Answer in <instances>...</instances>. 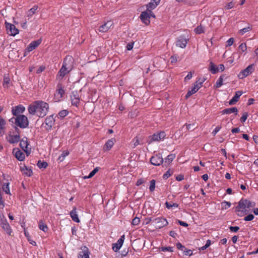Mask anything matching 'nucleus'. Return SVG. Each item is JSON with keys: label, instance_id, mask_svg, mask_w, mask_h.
<instances>
[{"label": "nucleus", "instance_id": "obj_1", "mask_svg": "<svg viewBox=\"0 0 258 258\" xmlns=\"http://www.w3.org/2000/svg\"><path fill=\"white\" fill-rule=\"evenodd\" d=\"M49 109V104L42 100L33 102L28 107V111L30 115L43 117L46 115Z\"/></svg>", "mask_w": 258, "mask_h": 258}, {"label": "nucleus", "instance_id": "obj_2", "mask_svg": "<svg viewBox=\"0 0 258 258\" xmlns=\"http://www.w3.org/2000/svg\"><path fill=\"white\" fill-rule=\"evenodd\" d=\"M255 206V203L254 202L242 199L238 202V205L236 207L237 215L241 217L244 215L248 214L251 210V209L254 208Z\"/></svg>", "mask_w": 258, "mask_h": 258}, {"label": "nucleus", "instance_id": "obj_3", "mask_svg": "<svg viewBox=\"0 0 258 258\" xmlns=\"http://www.w3.org/2000/svg\"><path fill=\"white\" fill-rule=\"evenodd\" d=\"M74 59L71 56H67L64 59L62 66L59 70L56 79L60 81L63 78L68 74L73 68Z\"/></svg>", "mask_w": 258, "mask_h": 258}, {"label": "nucleus", "instance_id": "obj_4", "mask_svg": "<svg viewBox=\"0 0 258 258\" xmlns=\"http://www.w3.org/2000/svg\"><path fill=\"white\" fill-rule=\"evenodd\" d=\"M14 119L15 124L22 128L27 127L29 124L28 118L24 115H19L16 118H12L11 120Z\"/></svg>", "mask_w": 258, "mask_h": 258}, {"label": "nucleus", "instance_id": "obj_5", "mask_svg": "<svg viewBox=\"0 0 258 258\" xmlns=\"http://www.w3.org/2000/svg\"><path fill=\"white\" fill-rule=\"evenodd\" d=\"M254 70V64L249 65L246 69L241 71L238 75V77L240 79H243L252 73Z\"/></svg>", "mask_w": 258, "mask_h": 258}, {"label": "nucleus", "instance_id": "obj_6", "mask_svg": "<svg viewBox=\"0 0 258 258\" xmlns=\"http://www.w3.org/2000/svg\"><path fill=\"white\" fill-rule=\"evenodd\" d=\"M200 79L198 81H196L194 85V86L191 88V90H188L187 94H186V98H188L192 94L196 93L199 89L202 86V84L204 81L199 82Z\"/></svg>", "mask_w": 258, "mask_h": 258}, {"label": "nucleus", "instance_id": "obj_7", "mask_svg": "<svg viewBox=\"0 0 258 258\" xmlns=\"http://www.w3.org/2000/svg\"><path fill=\"white\" fill-rule=\"evenodd\" d=\"M153 222L155 223V225L157 228L161 229L168 224L167 220L163 217H158L153 219Z\"/></svg>", "mask_w": 258, "mask_h": 258}, {"label": "nucleus", "instance_id": "obj_8", "mask_svg": "<svg viewBox=\"0 0 258 258\" xmlns=\"http://www.w3.org/2000/svg\"><path fill=\"white\" fill-rule=\"evenodd\" d=\"M65 93L62 85L59 83L57 85L56 93L54 94L55 99L59 101Z\"/></svg>", "mask_w": 258, "mask_h": 258}, {"label": "nucleus", "instance_id": "obj_9", "mask_svg": "<svg viewBox=\"0 0 258 258\" xmlns=\"http://www.w3.org/2000/svg\"><path fill=\"white\" fill-rule=\"evenodd\" d=\"M113 26V22L111 20L107 21L103 24L101 25L98 30L100 32L105 33L107 32Z\"/></svg>", "mask_w": 258, "mask_h": 258}, {"label": "nucleus", "instance_id": "obj_10", "mask_svg": "<svg viewBox=\"0 0 258 258\" xmlns=\"http://www.w3.org/2000/svg\"><path fill=\"white\" fill-rule=\"evenodd\" d=\"M150 162L155 166H159L163 162V159L160 154H156L150 159Z\"/></svg>", "mask_w": 258, "mask_h": 258}, {"label": "nucleus", "instance_id": "obj_11", "mask_svg": "<svg viewBox=\"0 0 258 258\" xmlns=\"http://www.w3.org/2000/svg\"><path fill=\"white\" fill-rule=\"evenodd\" d=\"M6 27L8 31V33L12 36H15L19 33V30L16 28V26L14 25H13L11 23H9L8 22L5 23Z\"/></svg>", "mask_w": 258, "mask_h": 258}, {"label": "nucleus", "instance_id": "obj_12", "mask_svg": "<svg viewBox=\"0 0 258 258\" xmlns=\"http://www.w3.org/2000/svg\"><path fill=\"white\" fill-rule=\"evenodd\" d=\"M41 40H37L36 41H32L29 45L28 46L25 50L24 56L27 55V53H29L30 51L35 49L39 44L41 43Z\"/></svg>", "mask_w": 258, "mask_h": 258}, {"label": "nucleus", "instance_id": "obj_13", "mask_svg": "<svg viewBox=\"0 0 258 258\" xmlns=\"http://www.w3.org/2000/svg\"><path fill=\"white\" fill-rule=\"evenodd\" d=\"M4 216L0 214V219L1 221V226L6 231V232L10 235L11 233V230L10 226L6 219H4Z\"/></svg>", "mask_w": 258, "mask_h": 258}, {"label": "nucleus", "instance_id": "obj_14", "mask_svg": "<svg viewBox=\"0 0 258 258\" xmlns=\"http://www.w3.org/2000/svg\"><path fill=\"white\" fill-rule=\"evenodd\" d=\"M72 104L73 105L78 106L79 105L80 98L77 91H73L71 96Z\"/></svg>", "mask_w": 258, "mask_h": 258}, {"label": "nucleus", "instance_id": "obj_15", "mask_svg": "<svg viewBox=\"0 0 258 258\" xmlns=\"http://www.w3.org/2000/svg\"><path fill=\"white\" fill-rule=\"evenodd\" d=\"M165 136L166 135L164 132H161L157 134H154L150 137V143L154 141H159L160 140L164 139Z\"/></svg>", "mask_w": 258, "mask_h": 258}, {"label": "nucleus", "instance_id": "obj_16", "mask_svg": "<svg viewBox=\"0 0 258 258\" xmlns=\"http://www.w3.org/2000/svg\"><path fill=\"white\" fill-rule=\"evenodd\" d=\"M140 18L143 23L145 25H148L150 23L149 14L148 12L144 11L142 12Z\"/></svg>", "mask_w": 258, "mask_h": 258}, {"label": "nucleus", "instance_id": "obj_17", "mask_svg": "<svg viewBox=\"0 0 258 258\" xmlns=\"http://www.w3.org/2000/svg\"><path fill=\"white\" fill-rule=\"evenodd\" d=\"M124 240V235L121 236L119 239L117 240L116 243L112 244V249L115 251L117 252L122 246Z\"/></svg>", "mask_w": 258, "mask_h": 258}, {"label": "nucleus", "instance_id": "obj_18", "mask_svg": "<svg viewBox=\"0 0 258 258\" xmlns=\"http://www.w3.org/2000/svg\"><path fill=\"white\" fill-rule=\"evenodd\" d=\"M188 39L185 38H183L182 36L179 37L177 38L176 45L178 47H181L182 48H184L186 47V44L187 43Z\"/></svg>", "mask_w": 258, "mask_h": 258}, {"label": "nucleus", "instance_id": "obj_19", "mask_svg": "<svg viewBox=\"0 0 258 258\" xmlns=\"http://www.w3.org/2000/svg\"><path fill=\"white\" fill-rule=\"evenodd\" d=\"M25 107L21 105L16 106L12 108V114L14 116H18L20 113H23L25 111Z\"/></svg>", "mask_w": 258, "mask_h": 258}, {"label": "nucleus", "instance_id": "obj_20", "mask_svg": "<svg viewBox=\"0 0 258 258\" xmlns=\"http://www.w3.org/2000/svg\"><path fill=\"white\" fill-rule=\"evenodd\" d=\"M55 120L53 115L47 117L45 119V123L47 126L46 128L47 130H50L53 125L54 124Z\"/></svg>", "mask_w": 258, "mask_h": 258}, {"label": "nucleus", "instance_id": "obj_21", "mask_svg": "<svg viewBox=\"0 0 258 258\" xmlns=\"http://www.w3.org/2000/svg\"><path fill=\"white\" fill-rule=\"evenodd\" d=\"M82 251L79 252L78 258H89V251L86 246L81 248Z\"/></svg>", "mask_w": 258, "mask_h": 258}, {"label": "nucleus", "instance_id": "obj_22", "mask_svg": "<svg viewBox=\"0 0 258 258\" xmlns=\"http://www.w3.org/2000/svg\"><path fill=\"white\" fill-rule=\"evenodd\" d=\"M115 142V139L114 138L108 140L104 145L103 150L106 151H109L114 144Z\"/></svg>", "mask_w": 258, "mask_h": 258}, {"label": "nucleus", "instance_id": "obj_23", "mask_svg": "<svg viewBox=\"0 0 258 258\" xmlns=\"http://www.w3.org/2000/svg\"><path fill=\"white\" fill-rule=\"evenodd\" d=\"M160 0H152L146 5L147 10H152L154 9L159 4Z\"/></svg>", "mask_w": 258, "mask_h": 258}, {"label": "nucleus", "instance_id": "obj_24", "mask_svg": "<svg viewBox=\"0 0 258 258\" xmlns=\"http://www.w3.org/2000/svg\"><path fill=\"white\" fill-rule=\"evenodd\" d=\"M242 93H243V92L240 91L236 92L235 95L229 101V104L230 105L234 104L236 102H237L238 101L239 98L242 94Z\"/></svg>", "mask_w": 258, "mask_h": 258}, {"label": "nucleus", "instance_id": "obj_25", "mask_svg": "<svg viewBox=\"0 0 258 258\" xmlns=\"http://www.w3.org/2000/svg\"><path fill=\"white\" fill-rule=\"evenodd\" d=\"M16 131H17L18 134L10 137L9 141L11 143H16L20 141V137L19 133V130L17 127H16Z\"/></svg>", "mask_w": 258, "mask_h": 258}, {"label": "nucleus", "instance_id": "obj_26", "mask_svg": "<svg viewBox=\"0 0 258 258\" xmlns=\"http://www.w3.org/2000/svg\"><path fill=\"white\" fill-rule=\"evenodd\" d=\"M76 208L74 207L73 209L70 212V215L72 220L77 223L80 222V219L78 218V215L76 212Z\"/></svg>", "mask_w": 258, "mask_h": 258}, {"label": "nucleus", "instance_id": "obj_27", "mask_svg": "<svg viewBox=\"0 0 258 258\" xmlns=\"http://www.w3.org/2000/svg\"><path fill=\"white\" fill-rule=\"evenodd\" d=\"M28 143L27 142V138H24L20 141V146L21 148L27 153V149L28 147Z\"/></svg>", "mask_w": 258, "mask_h": 258}, {"label": "nucleus", "instance_id": "obj_28", "mask_svg": "<svg viewBox=\"0 0 258 258\" xmlns=\"http://www.w3.org/2000/svg\"><path fill=\"white\" fill-rule=\"evenodd\" d=\"M6 121L2 117H0V135L3 136L5 134Z\"/></svg>", "mask_w": 258, "mask_h": 258}, {"label": "nucleus", "instance_id": "obj_29", "mask_svg": "<svg viewBox=\"0 0 258 258\" xmlns=\"http://www.w3.org/2000/svg\"><path fill=\"white\" fill-rule=\"evenodd\" d=\"M238 112L237 108L235 107H233L232 108H226L222 110V114H230L232 113H235L236 114Z\"/></svg>", "mask_w": 258, "mask_h": 258}, {"label": "nucleus", "instance_id": "obj_30", "mask_svg": "<svg viewBox=\"0 0 258 258\" xmlns=\"http://www.w3.org/2000/svg\"><path fill=\"white\" fill-rule=\"evenodd\" d=\"M15 157L19 161H23L25 159V154L20 150H17L15 152Z\"/></svg>", "mask_w": 258, "mask_h": 258}, {"label": "nucleus", "instance_id": "obj_31", "mask_svg": "<svg viewBox=\"0 0 258 258\" xmlns=\"http://www.w3.org/2000/svg\"><path fill=\"white\" fill-rule=\"evenodd\" d=\"M38 8V6L35 5L31 9H30L27 13V17L28 18L31 17L36 12Z\"/></svg>", "mask_w": 258, "mask_h": 258}, {"label": "nucleus", "instance_id": "obj_32", "mask_svg": "<svg viewBox=\"0 0 258 258\" xmlns=\"http://www.w3.org/2000/svg\"><path fill=\"white\" fill-rule=\"evenodd\" d=\"M209 70L212 74H215L219 71V69L214 64V63L210 62Z\"/></svg>", "mask_w": 258, "mask_h": 258}, {"label": "nucleus", "instance_id": "obj_33", "mask_svg": "<svg viewBox=\"0 0 258 258\" xmlns=\"http://www.w3.org/2000/svg\"><path fill=\"white\" fill-rule=\"evenodd\" d=\"M175 158V155L173 154H169L165 159V163L169 164Z\"/></svg>", "mask_w": 258, "mask_h": 258}, {"label": "nucleus", "instance_id": "obj_34", "mask_svg": "<svg viewBox=\"0 0 258 258\" xmlns=\"http://www.w3.org/2000/svg\"><path fill=\"white\" fill-rule=\"evenodd\" d=\"M21 170L23 174L28 176H30L32 174V171L30 169H28L26 166L21 168Z\"/></svg>", "mask_w": 258, "mask_h": 258}, {"label": "nucleus", "instance_id": "obj_35", "mask_svg": "<svg viewBox=\"0 0 258 258\" xmlns=\"http://www.w3.org/2000/svg\"><path fill=\"white\" fill-rule=\"evenodd\" d=\"M225 76L224 75H221L220 78L218 79L216 83V84L215 85V87L216 88H219L223 85V81L224 79V77Z\"/></svg>", "mask_w": 258, "mask_h": 258}, {"label": "nucleus", "instance_id": "obj_36", "mask_svg": "<svg viewBox=\"0 0 258 258\" xmlns=\"http://www.w3.org/2000/svg\"><path fill=\"white\" fill-rule=\"evenodd\" d=\"M69 154V152L68 150L63 151L61 154L60 156H59L58 158V161L59 162H62L64 160L65 157L68 156Z\"/></svg>", "mask_w": 258, "mask_h": 258}, {"label": "nucleus", "instance_id": "obj_37", "mask_svg": "<svg viewBox=\"0 0 258 258\" xmlns=\"http://www.w3.org/2000/svg\"><path fill=\"white\" fill-rule=\"evenodd\" d=\"M251 29V27L249 25H248L247 27L244 28L242 29H240L238 31V33L241 35H243L244 33L250 31Z\"/></svg>", "mask_w": 258, "mask_h": 258}, {"label": "nucleus", "instance_id": "obj_38", "mask_svg": "<svg viewBox=\"0 0 258 258\" xmlns=\"http://www.w3.org/2000/svg\"><path fill=\"white\" fill-rule=\"evenodd\" d=\"M10 79L8 75H5L4 77L3 86L4 87H8V85L10 84Z\"/></svg>", "mask_w": 258, "mask_h": 258}, {"label": "nucleus", "instance_id": "obj_39", "mask_svg": "<svg viewBox=\"0 0 258 258\" xmlns=\"http://www.w3.org/2000/svg\"><path fill=\"white\" fill-rule=\"evenodd\" d=\"M98 171V167H96L95 168H94L89 174L88 176H85L84 177V179H87V178H91L96 173V172Z\"/></svg>", "mask_w": 258, "mask_h": 258}, {"label": "nucleus", "instance_id": "obj_40", "mask_svg": "<svg viewBox=\"0 0 258 258\" xmlns=\"http://www.w3.org/2000/svg\"><path fill=\"white\" fill-rule=\"evenodd\" d=\"M195 32L197 34H201L204 32V27L201 24L200 26H198L195 29Z\"/></svg>", "mask_w": 258, "mask_h": 258}, {"label": "nucleus", "instance_id": "obj_41", "mask_svg": "<svg viewBox=\"0 0 258 258\" xmlns=\"http://www.w3.org/2000/svg\"><path fill=\"white\" fill-rule=\"evenodd\" d=\"M37 165L40 168H45L47 166L48 164L46 162L39 160L38 161Z\"/></svg>", "mask_w": 258, "mask_h": 258}, {"label": "nucleus", "instance_id": "obj_42", "mask_svg": "<svg viewBox=\"0 0 258 258\" xmlns=\"http://www.w3.org/2000/svg\"><path fill=\"white\" fill-rule=\"evenodd\" d=\"M39 228L44 232H46L48 230V227L46 224L40 221L39 224Z\"/></svg>", "mask_w": 258, "mask_h": 258}, {"label": "nucleus", "instance_id": "obj_43", "mask_svg": "<svg viewBox=\"0 0 258 258\" xmlns=\"http://www.w3.org/2000/svg\"><path fill=\"white\" fill-rule=\"evenodd\" d=\"M231 203L229 202L224 201L221 203V206L222 209H227L231 206Z\"/></svg>", "mask_w": 258, "mask_h": 258}, {"label": "nucleus", "instance_id": "obj_44", "mask_svg": "<svg viewBox=\"0 0 258 258\" xmlns=\"http://www.w3.org/2000/svg\"><path fill=\"white\" fill-rule=\"evenodd\" d=\"M3 190L7 194L10 195V191L9 189V183H4L3 186Z\"/></svg>", "mask_w": 258, "mask_h": 258}, {"label": "nucleus", "instance_id": "obj_45", "mask_svg": "<svg viewBox=\"0 0 258 258\" xmlns=\"http://www.w3.org/2000/svg\"><path fill=\"white\" fill-rule=\"evenodd\" d=\"M165 205H166V208L168 209H170L173 207H176V208H177L178 207V205L176 203L170 204L167 202H166Z\"/></svg>", "mask_w": 258, "mask_h": 258}, {"label": "nucleus", "instance_id": "obj_46", "mask_svg": "<svg viewBox=\"0 0 258 258\" xmlns=\"http://www.w3.org/2000/svg\"><path fill=\"white\" fill-rule=\"evenodd\" d=\"M68 111L67 110H62L58 113V115L61 118H63L68 114Z\"/></svg>", "mask_w": 258, "mask_h": 258}, {"label": "nucleus", "instance_id": "obj_47", "mask_svg": "<svg viewBox=\"0 0 258 258\" xmlns=\"http://www.w3.org/2000/svg\"><path fill=\"white\" fill-rule=\"evenodd\" d=\"M155 183L156 181L154 179H152L150 181V185L149 187V189L151 191H153L154 190L155 187Z\"/></svg>", "mask_w": 258, "mask_h": 258}, {"label": "nucleus", "instance_id": "obj_48", "mask_svg": "<svg viewBox=\"0 0 258 258\" xmlns=\"http://www.w3.org/2000/svg\"><path fill=\"white\" fill-rule=\"evenodd\" d=\"M235 4V3L232 1L226 5V6L225 7V9L226 10L231 9L234 7Z\"/></svg>", "mask_w": 258, "mask_h": 258}, {"label": "nucleus", "instance_id": "obj_49", "mask_svg": "<svg viewBox=\"0 0 258 258\" xmlns=\"http://www.w3.org/2000/svg\"><path fill=\"white\" fill-rule=\"evenodd\" d=\"M140 222V218L136 217L133 219L132 224V225H133L134 226H137V225H139Z\"/></svg>", "mask_w": 258, "mask_h": 258}, {"label": "nucleus", "instance_id": "obj_50", "mask_svg": "<svg viewBox=\"0 0 258 258\" xmlns=\"http://www.w3.org/2000/svg\"><path fill=\"white\" fill-rule=\"evenodd\" d=\"M254 216L252 214H249L244 218V220L245 221H251L254 219Z\"/></svg>", "mask_w": 258, "mask_h": 258}, {"label": "nucleus", "instance_id": "obj_51", "mask_svg": "<svg viewBox=\"0 0 258 258\" xmlns=\"http://www.w3.org/2000/svg\"><path fill=\"white\" fill-rule=\"evenodd\" d=\"M248 117V113L244 112L243 113L242 116L240 118V121L241 122H244L245 121Z\"/></svg>", "mask_w": 258, "mask_h": 258}, {"label": "nucleus", "instance_id": "obj_52", "mask_svg": "<svg viewBox=\"0 0 258 258\" xmlns=\"http://www.w3.org/2000/svg\"><path fill=\"white\" fill-rule=\"evenodd\" d=\"M239 49H240L242 52H244L245 51H246V49H247L246 43H241L239 46Z\"/></svg>", "mask_w": 258, "mask_h": 258}, {"label": "nucleus", "instance_id": "obj_53", "mask_svg": "<svg viewBox=\"0 0 258 258\" xmlns=\"http://www.w3.org/2000/svg\"><path fill=\"white\" fill-rule=\"evenodd\" d=\"M186 128L187 130L192 131L197 127V126H195V124L194 123L186 124Z\"/></svg>", "mask_w": 258, "mask_h": 258}, {"label": "nucleus", "instance_id": "obj_54", "mask_svg": "<svg viewBox=\"0 0 258 258\" xmlns=\"http://www.w3.org/2000/svg\"><path fill=\"white\" fill-rule=\"evenodd\" d=\"M172 174V172H171L170 170H168L164 174L163 177L164 179H167Z\"/></svg>", "mask_w": 258, "mask_h": 258}, {"label": "nucleus", "instance_id": "obj_55", "mask_svg": "<svg viewBox=\"0 0 258 258\" xmlns=\"http://www.w3.org/2000/svg\"><path fill=\"white\" fill-rule=\"evenodd\" d=\"M185 255L190 256L192 254V251L190 249H188L186 248L183 251Z\"/></svg>", "mask_w": 258, "mask_h": 258}, {"label": "nucleus", "instance_id": "obj_56", "mask_svg": "<svg viewBox=\"0 0 258 258\" xmlns=\"http://www.w3.org/2000/svg\"><path fill=\"white\" fill-rule=\"evenodd\" d=\"M161 250L162 251H173V247L168 246V247H161Z\"/></svg>", "mask_w": 258, "mask_h": 258}, {"label": "nucleus", "instance_id": "obj_57", "mask_svg": "<svg viewBox=\"0 0 258 258\" xmlns=\"http://www.w3.org/2000/svg\"><path fill=\"white\" fill-rule=\"evenodd\" d=\"M229 229L232 232H236L239 229V227L238 226H230Z\"/></svg>", "mask_w": 258, "mask_h": 258}, {"label": "nucleus", "instance_id": "obj_58", "mask_svg": "<svg viewBox=\"0 0 258 258\" xmlns=\"http://www.w3.org/2000/svg\"><path fill=\"white\" fill-rule=\"evenodd\" d=\"M233 42H234L233 38H229L227 41L226 46H230L232 45L233 43Z\"/></svg>", "mask_w": 258, "mask_h": 258}, {"label": "nucleus", "instance_id": "obj_59", "mask_svg": "<svg viewBox=\"0 0 258 258\" xmlns=\"http://www.w3.org/2000/svg\"><path fill=\"white\" fill-rule=\"evenodd\" d=\"M192 76V73L190 72L184 78V81H187L191 79Z\"/></svg>", "mask_w": 258, "mask_h": 258}, {"label": "nucleus", "instance_id": "obj_60", "mask_svg": "<svg viewBox=\"0 0 258 258\" xmlns=\"http://www.w3.org/2000/svg\"><path fill=\"white\" fill-rule=\"evenodd\" d=\"M133 142H134V148H135V147H136L137 146H138V145L140 144V142H139V140L138 139V137H136L135 138L134 140H133Z\"/></svg>", "mask_w": 258, "mask_h": 258}, {"label": "nucleus", "instance_id": "obj_61", "mask_svg": "<svg viewBox=\"0 0 258 258\" xmlns=\"http://www.w3.org/2000/svg\"><path fill=\"white\" fill-rule=\"evenodd\" d=\"M176 246H177V248L179 249H180L182 251L184 250V249H185V247L182 245L180 243H177L176 244Z\"/></svg>", "mask_w": 258, "mask_h": 258}, {"label": "nucleus", "instance_id": "obj_62", "mask_svg": "<svg viewBox=\"0 0 258 258\" xmlns=\"http://www.w3.org/2000/svg\"><path fill=\"white\" fill-rule=\"evenodd\" d=\"M153 219L152 218H147L144 220V223L146 225L149 224L151 222H153Z\"/></svg>", "mask_w": 258, "mask_h": 258}, {"label": "nucleus", "instance_id": "obj_63", "mask_svg": "<svg viewBox=\"0 0 258 258\" xmlns=\"http://www.w3.org/2000/svg\"><path fill=\"white\" fill-rule=\"evenodd\" d=\"M184 179V176L182 174H179V175H178L176 177V179L177 180V181H181L183 179Z\"/></svg>", "mask_w": 258, "mask_h": 258}, {"label": "nucleus", "instance_id": "obj_64", "mask_svg": "<svg viewBox=\"0 0 258 258\" xmlns=\"http://www.w3.org/2000/svg\"><path fill=\"white\" fill-rule=\"evenodd\" d=\"M45 69V67L43 66L40 67L37 70V73L39 74L41 72H42Z\"/></svg>", "mask_w": 258, "mask_h": 258}]
</instances>
